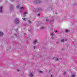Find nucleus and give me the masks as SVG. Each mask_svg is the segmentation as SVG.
Segmentation results:
<instances>
[{
	"instance_id": "f257e3e1",
	"label": "nucleus",
	"mask_w": 77,
	"mask_h": 77,
	"mask_svg": "<svg viewBox=\"0 0 77 77\" xmlns=\"http://www.w3.org/2000/svg\"><path fill=\"white\" fill-rule=\"evenodd\" d=\"M3 35V32H0V36H1L2 35Z\"/></svg>"
},
{
	"instance_id": "f03ea898",
	"label": "nucleus",
	"mask_w": 77,
	"mask_h": 77,
	"mask_svg": "<svg viewBox=\"0 0 77 77\" xmlns=\"http://www.w3.org/2000/svg\"><path fill=\"white\" fill-rule=\"evenodd\" d=\"M29 75L31 77H33V74H32V73H30L29 74Z\"/></svg>"
},
{
	"instance_id": "7ed1b4c3",
	"label": "nucleus",
	"mask_w": 77,
	"mask_h": 77,
	"mask_svg": "<svg viewBox=\"0 0 77 77\" xmlns=\"http://www.w3.org/2000/svg\"><path fill=\"white\" fill-rule=\"evenodd\" d=\"M0 9H1L0 12H2V7H0Z\"/></svg>"
},
{
	"instance_id": "20e7f679",
	"label": "nucleus",
	"mask_w": 77,
	"mask_h": 77,
	"mask_svg": "<svg viewBox=\"0 0 77 77\" xmlns=\"http://www.w3.org/2000/svg\"><path fill=\"white\" fill-rule=\"evenodd\" d=\"M36 42H37V40H35L33 42V44H35V43H36Z\"/></svg>"
},
{
	"instance_id": "39448f33",
	"label": "nucleus",
	"mask_w": 77,
	"mask_h": 77,
	"mask_svg": "<svg viewBox=\"0 0 77 77\" xmlns=\"http://www.w3.org/2000/svg\"><path fill=\"white\" fill-rule=\"evenodd\" d=\"M75 75H74V74H72L71 75L72 77H75Z\"/></svg>"
},
{
	"instance_id": "423d86ee",
	"label": "nucleus",
	"mask_w": 77,
	"mask_h": 77,
	"mask_svg": "<svg viewBox=\"0 0 77 77\" xmlns=\"http://www.w3.org/2000/svg\"><path fill=\"white\" fill-rule=\"evenodd\" d=\"M38 72H40V73H42V72H43L41 71H39Z\"/></svg>"
},
{
	"instance_id": "0eeeda50",
	"label": "nucleus",
	"mask_w": 77,
	"mask_h": 77,
	"mask_svg": "<svg viewBox=\"0 0 77 77\" xmlns=\"http://www.w3.org/2000/svg\"><path fill=\"white\" fill-rule=\"evenodd\" d=\"M63 41H64V40L63 39H61V42H63Z\"/></svg>"
},
{
	"instance_id": "6e6552de",
	"label": "nucleus",
	"mask_w": 77,
	"mask_h": 77,
	"mask_svg": "<svg viewBox=\"0 0 77 77\" xmlns=\"http://www.w3.org/2000/svg\"><path fill=\"white\" fill-rule=\"evenodd\" d=\"M66 32H69V30L67 29L66 30Z\"/></svg>"
},
{
	"instance_id": "1a4fd4ad",
	"label": "nucleus",
	"mask_w": 77,
	"mask_h": 77,
	"mask_svg": "<svg viewBox=\"0 0 77 77\" xmlns=\"http://www.w3.org/2000/svg\"><path fill=\"white\" fill-rule=\"evenodd\" d=\"M41 29H44V27H42L41 28Z\"/></svg>"
},
{
	"instance_id": "9d476101",
	"label": "nucleus",
	"mask_w": 77,
	"mask_h": 77,
	"mask_svg": "<svg viewBox=\"0 0 77 77\" xmlns=\"http://www.w3.org/2000/svg\"><path fill=\"white\" fill-rule=\"evenodd\" d=\"M16 7H17V8H19V7H20V6H17Z\"/></svg>"
},
{
	"instance_id": "9b49d317",
	"label": "nucleus",
	"mask_w": 77,
	"mask_h": 77,
	"mask_svg": "<svg viewBox=\"0 0 77 77\" xmlns=\"http://www.w3.org/2000/svg\"><path fill=\"white\" fill-rule=\"evenodd\" d=\"M23 20L24 21H25V20H26V19H25V18H23Z\"/></svg>"
},
{
	"instance_id": "f8f14e48",
	"label": "nucleus",
	"mask_w": 77,
	"mask_h": 77,
	"mask_svg": "<svg viewBox=\"0 0 77 77\" xmlns=\"http://www.w3.org/2000/svg\"><path fill=\"white\" fill-rule=\"evenodd\" d=\"M54 32H55L56 33L57 32V31H54Z\"/></svg>"
},
{
	"instance_id": "ddd939ff",
	"label": "nucleus",
	"mask_w": 77,
	"mask_h": 77,
	"mask_svg": "<svg viewBox=\"0 0 77 77\" xmlns=\"http://www.w3.org/2000/svg\"><path fill=\"white\" fill-rule=\"evenodd\" d=\"M46 21H47L48 20V19H46Z\"/></svg>"
},
{
	"instance_id": "4468645a",
	"label": "nucleus",
	"mask_w": 77,
	"mask_h": 77,
	"mask_svg": "<svg viewBox=\"0 0 77 77\" xmlns=\"http://www.w3.org/2000/svg\"><path fill=\"white\" fill-rule=\"evenodd\" d=\"M56 61H57V60H58V59L56 58Z\"/></svg>"
},
{
	"instance_id": "2eb2a0df",
	"label": "nucleus",
	"mask_w": 77,
	"mask_h": 77,
	"mask_svg": "<svg viewBox=\"0 0 77 77\" xmlns=\"http://www.w3.org/2000/svg\"><path fill=\"white\" fill-rule=\"evenodd\" d=\"M20 9H23L24 8L23 7H21V8H20Z\"/></svg>"
},
{
	"instance_id": "dca6fc26",
	"label": "nucleus",
	"mask_w": 77,
	"mask_h": 77,
	"mask_svg": "<svg viewBox=\"0 0 77 77\" xmlns=\"http://www.w3.org/2000/svg\"><path fill=\"white\" fill-rule=\"evenodd\" d=\"M34 49H35V48H36V47L35 46H34Z\"/></svg>"
},
{
	"instance_id": "f3484780",
	"label": "nucleus",
	"mask_w": 77,
	"mask_h": 77,
	"mask_svg": "<svg viewBox=\"0 0 77 77\" xmlns=\"http://www.w3.org/2000/svg\"><path fill=\"white\" fill-rule=\"evenodd\" d=\"M24 15H26V12H24Z\"/></svg>"
},
{
	"instance_id": "a211bd4d",
	"label": "nucleus",
	"mask_w": 77,
	"mask_h": 77,
	"mask_svg": "<svg viewBox=\"0 0 77 77\" xmlns=\"http://www.w3.org/2000/svg\"><path fill=\"white\" fill-rule=\"evenodd\" d=\"M49 73H50V72H51V71H49Z\"/></svg>"
},
{
	"instance_id": "6ab92c4d",
	"label": "nucleus",
	"mask_w": 77,
	"mask_h": 77,
	"mask_svg": "<svg viewBox=\"0 0 77 77\" xmlns=\"http://www.w3.org/2000/svg\"><path fill=\"white\" fill-rule=\"evenodd\" d=\"M28 22L29 23H31V22L30 21H28Z\"/></svg>"
},
{
	"instance_id": "aec40b11",
	"label": "nucleus",
	"mask_w": 77,
	"mask_h": 77,
	"mask_svg": "<svg viewBox=\"0 0 77 77\" xmlns=\"http://www.w3.org/2000/svg\"><path fill=\"white\" fill-rule=\"evenodd\" d=\"M52 76H53V75H51V77H52Z\"/></svg>"
},
{
	"instance_id": "412c9836",
	"label": "nucleus",
	"mask_w": 77,
	"mask_h": 77,
	"mask_svg": "<svg viewBox=\"0 0 77 77\" xmlns=\"http://www.w3.org/2000/svg\"><path fill=\"white\" fill-rule=\"evenodd\" d=\"M17 71H18V72H19V71H20V70H17Z\"/></svg>"
},
{
	"instance_id": "4be33fe9",
	"label": "nucleus",
	"mask_w": 77,
	"mask_h": 77,
	"mask_svg": "<svg viewBox=\"0 0 77 77\" xmlns=\"http://www.w3.org/2000/svg\"><path fill=\"white\" fill-rule=\"evenodd\" d=\"M53 35V33H52V34H51V35Z\"/></svg>"
},
{
	"instance_id": "5701e85b",
	"label": "nucleus",
	"mask_w": 77,
	"mask_h": 77,
	"mask_svg": "<svg viewBox=\"0 0 77 77\" xmlns=\"http://www.w3.org/2000/svg\"><path fill=\"white\" fill-rule=\"evenodd\" d=\"M38 15H40V14H38Z\"/></svg>"
},
{
	"instance_id": "b1692460",
	"label": "nucleus",
	"mask_w": 77,
	"mask_h": 77,
	"mask_svg": "<svg viewBox=\"0 0 77 77\" xmlns=\"http://www.w3.org/2000/svg\"><path fill=\"white\" fill-rule=\"evenodd\" d=\"M54 59V57L53 58V59Z\"/></svg>"
},
{
	"instance_id": "393cba45",
	"label": "nucleus",
	"mask_w": 77,
	"mask_h": 77,
	"mask_svg": "<svg viewBox=\"0 0 77 77\" xmlns=\"http://www.w3.org/2000/svg\"><path fill=\"white\" fill-rule=\"evenodd\" d=\"M65 41H66V40H65Z\"/></svg>"
},
{
	"instance_id": "a878e982",
	"label": "nucleus",
	"mask_w": 77,
	"mask_h": 77,
	"mask_svg": "<svg viewBox=\"0 0 77 77\" xmlns=\"http://www.w3.org/2000/svg\"><path fill=\"white\" fill-rule=\"evenodd\" d=\"M64 74H65V72H64Z\"/></svg>"
},
{
	"instance_id": "bb28decb",
	"label": "nucleus",
	"mask_w": 77,
	"mask_h": 77,
	"mask_svg": "<svg viewBox=\"0 0 77 77\" xmlns=\"http://www.w3.org/2000/svg\"><path fill=\"white\" fill-rule=\"evenodd\" d=\"M57 14V13H56V14Z\"/></svg>"
}]
</instances>
